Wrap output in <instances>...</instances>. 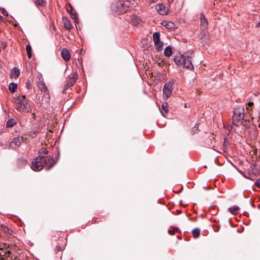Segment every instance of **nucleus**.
I'll use <instances>...</instances> for the list:
<instances>
[{"label": "nucleus", "instance_id": "nucleus-1", "mask_svg": "<svg viewBox=\"0 0 260 260\" xmlns=\"http://www.w3.org/2000/svg\"><path fill=\"white\" fill-rule=\"evenodd\" d=\"M48 153V150L45 148H42L39 151V155L34 159L31 162V169L35 171H39L43 169L45 166L47 170L52 168L55 164V161L52 156H44L43 154H47Z\"/></svg>", "mask_w": 260, "mask_h": 260}, {"label": "nucleus", "instance_id": "nucleus-2", "mask_svg": "<svg viewBox=\"0 0 260 260\" xmlns=\"http://www.w3.org/2000/svg\"><path fill=\"white\" fill-rule=\"evenodd\" d=\"M15 104V108L19 112L28 113H31L34 106L33 103L26 99L24 95L15 94L13 97Z\"/></svg>", "mask_w": 260, "mask_h": 260}, {"label": "nucleus", "instance_id": "nucleus-3", "mask_svg": "<svg viewBox=\"0 0 260 260\" xmlns=\"http://www.w3.org/2000/svg\"><path fill=\"white\" fill-rule=\"evenodd\" d=\"M173 59L178 66H182L184 68L189 70L193 69V66L189 56H185L183 55L179 54V55L174 56Z\"/></svg>", "mask_w": 260, "mask_h": 260}, {"label": "nucleus", "instance_id": "nucleus-4", "mask_svg": "<svg viewBox=\"0 0 260 260\" xmlns=\"http://www.w3.org/2000/svg\"><path fill=\"white\" fill-rule=\"evenodd\" d=\"M113 12L118 15L124 13L127 10V8L124 5L123 2L119 1L113 3L111 6Z\"/></svg>", "mask_w": 260, "mask_h": 260}, {"label": "nucleus", "instance_id": "nucleus-5", "mask_svg": "<svg viewBox=\"0 0 260 260\" xmlns=\"http://www.w3.org/2000/svg\"><path fill=\"white\" fill-rule=\"evenodd\" d=\"M175 80L171 79L166 83L163 87L164 99H168L170 97L172 94V86L174 84Z\"/></svg>", "mask_w": 260, "mask_h": 260}, {"label": "nucleus", "instance_id": "nucleus-6", "mask_svg": "<svg viewBox=\"0 0 260 260\" xmlns=\"http://www.w3.org/2000/svg\"><path fill=\"white\" fill-rule=\"evenodd\" d=\"M58 241L59 242L57 243V245L56 246L54 249V252L56 254L61 252V255H62V252L66 247V242L62 238H59Z\"/></svg>", "mask_w": 260, "mask_h": 260}, {"label": "nucleus", "instance_id": "nucleus-7", "mask_svg": "<svg viewBox=\"0 0 260 260\" xmlns=\"http://www.w3.org/2000/svg\"><path fill=\"white\" fill-rule=\"evenodd\" d=\"M22 141L23 138L22 137H15L11 142L10 146L12 148L16 149L20 145Z\"/></svg>", "mask_w": 260, "mask_h": 260}, {"label": "nucleus", "instance_id": "nucleus-8", "mask_svg": "<svg viewBox=\"0 0 260 260\" xmlns=\"http://www.w3.org/2000/svg\"><path fill=\"white\" fill-rule=\"evenodd\" d=\"M244 117L240 116H236L233 115V123L237 126L241 125L244 120Z\"/></svg>", "mask_w": 260, "mask_h": 260}, {"label": "nucleus", "instance_id": "nucleus-9", "mask_svg": "<svg viewBox=\"0 0 260 260\" xmlns=\"http://www.w3.org/2000/svg\"><path fill=\"white\" fill-rule=\"evenodd\" d=\"M155 7L156 10L160 15H164L167 14V8L164 4H157Z\"/></svg>", "mask_w": 260, "mask_h": 260}, {"label": "nucleus", "instance_id": "nucleus-10", "mask_svg": "<svg viewBox=\"0 0 260 260\" xmlns=\"http://www.w3.org/2000/svg\"><path fill=\"white\" fill-rule=\"evenodd\" d=\"M236 116H241L244 117V109L243 106H238L234 109V114Z\"/></svg>", "mask_w": 260, "mask_h": 260}, {"label": "nucleus", "instance_id": "nucleus-11", "mask_svg": "<svg viewBox=\"0 0 260 260\" xmlns=\"http://www.w3.org/2000/svg\"><path fill=\"white\" fill-rule=\"evenodd\" d=\"M61 55L62 58L66 61H67L70 59L71 55L69 50L67 48H63L61 49Z\"/></svg>", "mask_w": 260, "mask_h": 260}, {"label": "nucleus", "instance_id": "nucleus-12", "mask_svg": "<svg viewBox=\"0 0 260 260\" xmlns=\"http://www.w3.org/2000/svg\"><path fill=\"white\" fill-rule=\"evenodd\" d=\"M78 78V74L77 72H75L72 77H70L68 82V86H72L76 82V81Z\"/></svg>", "mask_w": 260, "mask_h": 260}, {"label": "nucleus", "instance_id": "nucleus-13", "mask_svg": "<svg viewBox=\"0 0 260 260\" xmlns=\"http://www.w3.org/2000/svg\"><path fill=\"white\" fill-rule=\"evenodd\" d=\"M38 87L40 89V90L44 92V95L48 94V90L44 82H39L38 83Z\"/></svg>", "mask_w": 260, "mask_h": 260}, {"label": "nucleus", "instance_id": "nucleus-14", "mask_svg": "<svg viewBox=\"0 0 260 260\" xmlns=\"http://www.w3.org/2000/svg\"><path fill=\"white\" fill-rule=\"evenodd\" d=\"M69 7L70 9L68 8L67 11L70 13L72 19L76 20L77 19L76 12L70 4L69 5Z\"/></svg>", "mask_w": 260, "mask_h": 260}, {"label": "nucleus", "instance_id": "nucleus-15", "mask_svg": "<svg viewBox=\"0 0 260 260\" xmlns=\"http://www.w3.org/2000/svg\"><path fill=\"white\" fill-rule=\"evenodd\" d=\"M168 104L167 103H164L161 106V110H160L161 113L162 115L166 117V115L168 113L169 109H168Z\"/></svg>", "mask_w": 260, "mask_h": 260}, {"label": "nucleus", "instance_id": "nucleus-16", "mask_svg": "<svg viewBox=\"0 0 260 260\" xmlns=\"http://www.w3.org/2000/svg\"><path fill=\"white\" fill-rule=\"evenodd\" d=\"M27 159L23 158H18L17 160V164L19 167H23L27 164Z\"/></svg>", "mask_w": 260, "mask_h": 260}, {"label": "nucleus", "instance_id": "nucleus-17", "mask_svg": "<svg viewBox=\"0 0 260 260\" xmlns=\"http://www.w3.org/2000/svg\"><path fill=\"white\" fill-rule=\"evenodd\" d=\"M161 24L168 29H173L175 27V24L172 22L164 21L161 22Z\"/></svg>", "mask_w": 260, "mask_h": 260}, {"label": "nucleus", "instance_id": "nucleus-18", "mask_svg": "<svg viewBox=\"0 0 260 260\" xmlns=\"http://www.w3.org/2000/svg\"><path fill=\"white\" fill-rule=\"evenodd\" d=\"M200 20L201 25L204 27H206L208 25V21L203 13L201 14Z\"/></svg>", "mask_w": 260, "mask_h": 260}, {"label": "nucleus", "instance_id": "nucleus-19", "mask_svg": "<svg viewBox=\"0 0 260 260\" xmlns=\"http://www.w3.org/2000/svg\"><path fill=\"white\" fill-rule=\"evenodd\" d=\"M160 34L159 32H155L153 35V39L154 44H156L160 41Z\"/></svg>", "mask_w": 260, "mask_h": 260}, {"label": "nucleus", "instance_id": "nucleus-20", "mask_svg": "<svg viewBox=\"0 0 260 260\" xmlns=\"http://www.w3.org/2000/svg\"><path fill=\"white\" fill-rule=\"evenodd\" d=\"M19 70L18 69L14 68L10 74V77L11 78L14 77L15 78H17L19 76Z\"/></svg>", "mask_w": 260, "mask_h": 260}, {"label": "nucleus", "instance_id": "nucleus-21", "mask_svg": "<svg viewBox=\"0 0 260 260\" xmlns=\"http://www.w3.org/2000/svg\"><path fill=\"white\" fill-rule=\"evenodd\" d=\"M17 88V84L14 82H11L9 86V89L12 92L14 93L16 91Z\"/></svg>", "mask_w": 260, "mask_h": 260}, {"label": "nucleus", "instance_id": "nucleus-22", "mask_svg": "<svg viewBox=\"0 0 260 260\" xmlns=\"http://www.w3.org/2000/svg\"><path fill=\"white\" fill-rule=\"evenodd\" d=\"M164 55L166 56L169 57L172 54V49L170 46H167L164 50Z\"/></svg>", "mask_w": 260, "mask_h": 260}, {"label": "nucleus", "instance_id": "nucleus-23", "mask_svg": "<svg viewBox=\"0 0 260 260\" xmlns=\"http://www.w3.org/2000/svg\"><path fill=\"white\" fill-rule=\"evenodd\" d=\"M17 123L16 121L13 118L10 119L8 120L6 123L7 127H11L14 126Z\"/></svg>", "mask_w": 260, "mask_h": 260}, {"label": "nucleus", "instance_id": "nucleus-24", "mask_svg": "<svg viewBox=\"0 0 260 260\" xmlns=\"http://www.w3.org/2000/svg\"><path fill=\"white\" fill-rule=\"evenodd\" d=\"M63 24H64V27L67 30H71L73 28V26H72V24L71 23V22L67 19H66V20L63 21Z\"/></svg>", "mask_w": 260, "mask_h": 260}, {"label": "nucleus", "instance_id": "nucleus-25", "mask_svg": "<svg viewBox=\"0 0 260 260\" xmlns=\"http://www.w3.org/2000/svg\"><path fill=\"white\" fill-rule=\"evenodd\" d=\"M192 234L193 238H197L200 235V230L199 228H196L192 231Z\"/></svg>", "mask_w": 260, "mask_h": 260}, {"label": "nucleus", "instance_id": "nucleus-26", "mask_svg": "<svg viewBox=\"0 0 260 260\" xmlns=\"http://www.w3.org/2000/svg\"><path fill=\"white\" fill-rule=\"evenodd\" d=\"M34 3L36 5L42 7H45L46 5V2L45 0H34Z\"/></svg>", "mask_w": 260, "mask_h": 260}, {"label": "nucleus", "instance_id": "nucleus-27", "mask_svg": "<svg viewBox=\"0 0 260 260\" xmlns=\"http://www.w3.org/2000/svg\"><path fill=\"white\" fill-rule=\"evenodd\" d=\"M239 207L237 206H234L229 208V211L232 214L236 213L239 210Z\"/></svg>", "mask_w": 260, "mask_h": 260}, {"label": "nucleus", "instance_id": "nucleus-28", "mask_svg": "<svg viewBox=\"0 0 260 260\" xmlns=\"http://www.w3.org/2000/svg\"><path fill=\"white\" fill-rule=\"evenodd\" d=\"M26 50L28 55V57L29 58H30L31 57V48L30 45H26Z\"/></svg>", "mask_w": 260, "mask_h": 260}, {"label": "nucleus", "instance_id": "nucleus-29", "mask_svg": "<svg viewBox=\"0 0 260 260\" xmlns=\"http://www.w3.org/2000/svg\"><path fill=\"white\" fill-rule=\"evenodd\" d=\"M154 45H155V48H156V50H157V51H160L162 50L163 43L162 42H159V43H158L156 44H154Z\"/></svg>", "mask_w": 260, "mask_h": 260}, {"label": "nucleus", "instance_id": "nucleus-30", "mask_svg": "<svg viewBox=\"0 0 260 260\" xmlns=\"http://www.w3.org/2000/svg\"><path fill=\"white\" fill-rule=\"evenodd\" d=\"M140 19L137 16H134L132 18V22L134 25H136L139 23Z\"/></svg>", "mask_w": 260, "mask_h": 260}, {"label": "nucleus", "instance_id": "nucleus-31", "mask_svg": "<svg viewBox=\"0 0 260 260\" xmlns=\"http://www.w3.org/2000/svg\"><path fill=\"white\" fill-rule=\"evenodd\" d=\"M179 230V228L177 227H171L168 231V233L170 235H173L175 232H177Z\"/></svg>", "mask_w": 260, "mask_h": 260}, {"label": "nucleus", "instance_id": "nucleus-32", "mask_svg": "<svg viewBox=\"0 0 260 260\" xmlns=\"http://www.w3.org/2000/svg\"><path fill=\"white\" fill-rule=\"evenodd\" d=\"M37 133L38 132L37 131L29 132L28 135L32 138H35L36 136Z\"/></svg>", "mask_w": 260, "mask_h": 260}, {"label": "nucleus", "instance_id": "nucleus-33", "mask_svg": "<svg viewBox=\"0 0 260 260\" xmlns=\"http://www.w3.org/2000/svg\"><path fill=\"white\" fill-rule=\"evenodd\" d=\"M0 11H1V12L2 13V14L4 15V16H8V13L7 12V11L6 10V9L4 8H0Z\"/></svg>", "mask_w": 260, "mask_h": 260}, {"label": "nucleus", "instance_id": "nucleus-34", "mask_svg": "<svg viewBox=\"0 0 260 260\" xmlns=\"http://www.w3.org/2000/svg\"><path fill=\"white\" fill-rule=\"evenodd\" d=\"M254 184L258 187L260 188V178L257 179L256 182H255Z\"/></svg>", "mask_w": 260, "mask_h": 260}, {"label": "nucleus", "instance_id": "nucleus-35", "mask_svg": "<svg viewBox=\"0 0 260 260\" xmlns=\"http://www.w3.org/2000/svg\"><path fill=\"white\" fill-rule=\"evenodd\" d=\"M69 87H70V86H68V83H67L64 85V89L62 90V93H64L66 89H68Z\"/></svg>", "mask_w": 260, "mask_h": 260}, {"label": "nucleus", "instance_id": "nucleus-36", "mask_svg": "<svg viewBox=\"0 0 260 260\" xmlns=\"http://www.w3.org/2000/svg\"><path fill=\"white\" fill-rule=\"evenodd\" d=\"M239 172L246 178H249L248 176H246L244 172H242L241 170H239Z\"/></svg>", "mask_w": 260, "mask_h": 260}, {"label": "nucleus", "instance_id": "nucleus-37", "mask_svg": "<svg viewBox=\"0 0 260 260\" xmlns=\"http://www.w3.org/2000/svg\"><path fill=\"white\" fill-rule=\"evenodd\" d=\"M4 231L6 233H8L9 234H10L11 232H12V231H10V229L7 227L6 228V229H4Z\"/></svg>", "mask_w": 260, "mask_h": 260}, {"label": "nucleus", "instance_id": "nucleus-38", "mask_svg": "<svg viewBox=\"0 0 260 260\" xmlns=\"http://www.w3.org/2000/svg\"><path fill=\"white\" fill-rule=\"evenodd\" d=\"M229 144V142L227 140L226 138L224 139V142H223V146H226Z\"/></svg>", "mask_w": 260, "mask_h": 260}, {"label": "nucleus", "instance_id": "nucleus-39", "mask_svg": "<svg viewBox=\"0 0 260 260\" xmlns=\"http://www.w3.org/2000/svg\"><path fill=\"white\" fill-rule=\"evenodd\" d=\"M198 127H199V126H198V124H197L194 126V128H193L194 129H193V130H192V131H193V132H194V131H196V130H198Z\"/></svg>", "mask_w": 260, "mask_h": 260}, {"label": "nucleus", "instance_id": "nucleus-40", "mask_svg": "<svg viewBox=\"0 0 260 260\" xmlns=\"http://www.w3.org/2000/svg\"><path fill=\"white\" fill-rule=\"evenodd\" d=\"M247 104L249 106H251L252 105H253V102H249Z\"/></svg>", "mask_w": 260, "mask_h": 260}, {"label": "nucleus", "instance_id": "nucleus-41", "mask_svg": "<svg viewBox=\"0 0 260 260\" xmlns=\"http://www.w3.org/2000/svg\"><path fill=\"white\" fill-rule=\"evenodd\" d=\"M4 19V18L0 15V21H3Z\"/></svg>", "mask_w": 260, "mask_h": 260}, {"label": "nucleus", "instance_id": "nucleus-42", "mask_svg": "<svg viewBox=\"0 0 260 260\" xmlns=\"http://www.w3.org/2000/svg\"><path fill=\"white\" fill-rule=\"evenodd\" d=\"M256 27H259V26H260V23H257V24H256Z\"/></svg>", "mask_w": 260, "mask_h": 260}, {"label": "nucleus", "instance_id": "nucleus-43", "mask_svg": "<svg viewBox=\"0 0 260 260\" xmlns=\"http://www.w3.org/2000/svg\"><path fill=\"white\" fill-rule=\"evenodd\" d=\"M32 116H33V118H35V113H34V112H33V113H32Z\"/></svg>", "mask_w": 260, "mask_h": 260}, {"label": "nucleus", "instance_id": "nucleus-44", "mask_svg": "<svg viewBox=\"0 0 260 260\" xmlns=\"http://www.w3.org/2000/svg\"><path fill=\"white\" fill-rule=\"evenodd\" d=\"M232 126H230V127H229V129H232Z\"/></svg>", "mask_w": 260, "mask_h": 260}, {"label": "nucleus", "instance_id": "nucleus-45", "mask_svg": "<svg viewBox=\"0 0 260 260\" xmlns=\"http://www.w3.org/2000/svg\"><path fill=\"white\" fill-rule=\"evenodd\" d=\"M232 126H230V127H229V129H232Z\"/></svg>", "mask_w": 260, "mask_h": 260}, {"label": "nucleus", "instance_id": "nucleus-46", "mask_svg": "<svg viewBox=\"0 0 260 260\" xmlns=\"http://www.w3.org/2000/svg\"><path fill=\"white\" fill-rule=\"evenodd\" d=\"M259 18H260V15H259Z\"/></svg>", "mask_w": 260, "mask_h": 260}]
</instances>
